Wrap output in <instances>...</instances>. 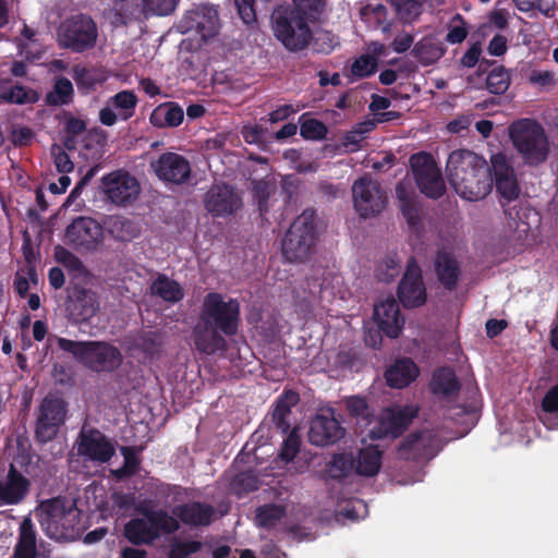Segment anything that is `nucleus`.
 Segmentation results:
<instances>
[{"label": "nucleus", "mask_w": 558, "mask_h": 558, "mask_svg": "<svg viewBox=\"0 0 558 558\" xmlns=\"http://www.w3.org/2000/svg\"><path fill=\"white\" fill-rule=\"evenodd\" d=\"M150 168L160 181L175 185L187 182L192 172L190 161L172 151L162 153L156 160H151Z\"/></svg>", "instance_id": "nucleus-18"}, {"label": "nucleus", "mask_w": 558, "mask_h": 558, "mask_svg": "<svg viewBox=\"0 0 558 558\" xmlns=\"http://www.w3.org/2000/svg\"><path fill=\"white\" fill-rule=\"evenodd\" d=\"M98 27L92 16L77 13L66 17L58 28V44L74 53H83L95 47Z\"/></svg>", "instance_id": "nucleus-8"}, {"label": "nucleus", "mask_w": 558, "mask_h": 558, "mask_svg": "<svg viewBox=\"0 0 558 558\" xmlns=\"http://www.w3.org/2000/svg\"><path fill=\"white\" fill-rule=\"evenodd\" d=\"M301 445V436L299 435L298 428L294 427L288 433L287 437L282 441L278 452V458L284 463L292 462L300 452Z\"/></svg>", "instance_id": "nucleus-49"}, {"label": "nucleus", "mask_w": 558, "mask_h": 558, "mask_svg": "<svg viewBox=\"0 0 558 558\" xmlns=\"http://www.w3.org/2000/svg\"><path fill=\"white\" fill-rule=\"evenodd\" d=\"M299 402V395L294 391H284L275 402L274 409L270 413V421L276 429L282 434H288L291 430L290 422L288 421L291 409Z\"/></svg>", "instance_id": "nucleus-34"}, {"label": "nucleus", "mask_w": 558, "mask_h": 558, "mask_svg": "<svg viewBox=\"0 0 558 558\" xmlns=\"http://www.w3.org/2000/svg\"><path fill=\"white\" fill-rule=\"evenodd\" d=\"M203 548V543L196 539H181L173 537L169 544L168 558H187L198 553Z\"/></svg>", "instance_id": "nucleus-48"}, {"label": "nucleus", "mask_w": 558, "mask_h": 558, "mask_svg": "<svg viewBox=\"0 0 558 558\" xmlns=\"http://www.w3.org/2000/svg\"><path fill=\"white\" fill-rule=\"evenodd\" d=\"M73 80L80 89L85 90L94 89L100 83L96 71L81 65L73 68Z\"/></svg>", "instance_id": "nucleus-57"}, {"label": "nucleus", "mask_w": 558, "mask_h": 558, "mask_svg": "<svg viewBox=\"0 0 558 558\" xmlns=\"http://www.w3.org/2000/svg\"><path fill=\"white\" fill-rule=\"evenodd\" d=\"M233 490L241 496L242 494L252 493L258 489L259 480L253 471H244L239 473L232 481Z\"/></svg>", "instance_id": "nucleus-54"}, {"label": "nucleus", "mask_w": 558, "mask_h": 558, "mask_svg": "<svg viewBox=\"0 0 558 558\" xmlns=\"http://www.w3.org/2000/svg\"><path fill=\"white\" fill-rule=\"evenodd\" d=\"M345 403L347 410L351 416L355 417L356 420H361L366 424L369 423L373 413L365 398L353 396L350 397Z\"/></svg>", "instance_id": "nucleus-56"}, {"label": "nucleus", "mask_w": 558, "mask_h": 558, "mask_svg": "<svg viewBox=\"0 0 558 558\" xmlns=\"http://www.w3.org/2000/svg\"><path fill=\"white\" fill-rule=\"evenodd\" d=\"M452 22H459L460 24L450 25L446 40L451 45L461 44L469 34L468 27L461 14H456Z\"/></svg>", "instance_id": "nucleus-61"}, {"label": "nucleus", "mask_w": 558, "mask_h": 558, "mask_svg": "<svg viewBox=\"0 0 558 558\" xmlns=\"http://www.w3.org/2000/svg\"><path fill=\"white\" fill-rule=\"evenodd\" d=\"M37 531L29 517L23 518L12 558H37Z\"/></svg>", "instance_id": "nucleus-31"}, {"label": "nucleus", "mask_w": 558, "mask_h": 558, "mask_svg": "<svg viewBox=\"0 0 558 558\" xmlns=\"http://www.w3.org/2000/svg\"><path fill=\"white\" fill-rule=\"evenodd\" d=\"M420 375V368L410 357L397 360L385 373L387 385L402 389L412 384Z\"/></svg>", "instance_id": "nucleus-29"}, {"label": "nucleus", "mask_w": 558, "mask_h": 558, "mask_svg": "<svg viewBox=\"0 0 558 558\" xmlns=\"http://www.w3.org/2000/svg\"><path fill=\"white\" fill-rule=\"evenodd\" d=\"M138 511L143 518L130 520L124 527V535L133 545H151L161 535H171L180 530L177 517L165 509L141 504Z\"/></svg>", "instance_id": "nucleus-4"}, {"label": "nucleus", "mask_w": 558, "mask_h": 558, "mask_svg": "<svg viewBox=\"0 0 558 558\" xmlns=\"http://www.w3.org/2000/svg\"><path fill=\"white\" fill-rule=\"evenodd\" d=\"M316 213L312 208L304 209L286 232L281 241V253L289 262H305L317 240Z\"/></svg>", "instance_id": "nucleus-7"}, {"label": "nucleus", "mask_w": 558, "mask_h": 558, "mask_svg": "<svg viewBox=\"0 0 558 558\" xmlns=\"http://www.w3.org/2000/svg\"><path fill=\"white\" fill-rule=\"evenodd\" d=\"M434 265L435 274L441 286L448 291H453L461 276L457 259L446 251H438Z\"/></svg>", "instance_id": "nucleus-30"}, {"label": "nucleus", "mask_w": 558, "mask_h": 558, "mask_svg": "<svg viewBox=\"0 0 558 558\" xmlns=\"http://www.w3.org/2000/svg\"><path fill=\"white\" fill-rule=\"evenodd\" d=\"M39 100L38 93L29 87H26L21 84H15L11 86L9 104L16 105H33Z\"/></svg>", "instance_id": "nucleus-58"}, {"label": "nucleus", "mask_w": 558, "mask_h": 558, "mask_svg": "<svg viewBox=\"0 0 558 558\" xmlns=\"http://www.w3.org/2000/svg\"><path fill=\"white\" fill-rule=\"evenodd\" d=\"M300 134L305 140L319 141L326 137L328 129L319 120L310 118L308 113L300 117Z\"/></svg>", "instance_id": "nucleus-47"}, {"label": "nucleus", "mask_w": 558, "mask_h": 558, "mask_svg": "<svg viewBox=\"0 0 558 558\" xmlns=\"http://www.w3.org/2000/svg\"><path fill=\"white\" fill-rule=\"evenodd\" d=\"M381 451L378 446L369 445L362 448L355 460V472L362 476H374L381 468Z\"/></svg>", "instance_id": "nucleus-37"}, {"label": "nucleus", "mask_w": 558, "mask_h": 558, "mask_svg": "<svg viewBox=\"0 0 558 558\" xmlns=\"http://www.w3.org/2000/svg\"><path fill=\"white\" fill-rule=\"evenodd\" d=\"M56 259L71 271L81 272L84 269L83 262L72 252L63 246H57L54 250Z\"/></svg>", "instance_id": "nucleus-60"}, {"label": "nucleus", "mask_w": 558, "mask_h": 558, "mask_svg": "<svg viewBox=\"0 0 558 558\" xmlns=\"http://www.w3.org/2000/svg\"><path fill=\"white\" fill-rule=\"evenodd\" d=\"M361 20L369 28H380L383 34L391 33L392 22L388 19V10L381 3H367L360 9Z\"/></svg>", "instance_id": "nucleus-36"}, {"label": "nucleus", "mask_w": 558, "mask_h": 558, "mask_svg": "<svg viewBox=\"0 0 558 558\" xmlns=\"http://www.w3.org/2000/svg\"><path fill=\"white\" fill-rule=\"evenodd\" d=\"M355 465V460L351 453H335L331 460L326 464L327 475L336 481L348 477Z\"/></svg>", "instance_id": "nucleus-42"}, {"label": "nucleus", "mask_w": 558, "mask_h": 558, "mask_svg": "<svg viewBox=\"0 0 558 558\" xmlns=\"http://www.w3.org/2000/svg\"><path fill=\"white\" fill-rule=\"evenodd\" d=\"M255 2L256 0H234L238 14L244 24L256 22Z\"/></svg>", "instance_id": "nucleus-63"}, {"label": "nucleus", "mask_w": 558, "mask_h": 558, "mask_svg": "<svg viewBox=\"0 0 558 558\" xmlns=\"http://www.w3.org/2000/svg\"><path fill=\"white\" fill-rule=\"evenodd\" d=\"M137 101L135 93L125 89L110 97L109 105L113 109L120 110V118L125 121L134 116Z\"/></svg>", "instance_id": "nucleus-45"}, {"label": "nucleus", "mask_w": 558, "mask_h": 558, "mask_svg": "<svg viewBox=\"0 0 558 558\" xmlns=\"http://www.w3.org/2000/svg\"><path fill=\"white\" fill-rule=\"evenodd\" d=\"M508 135L513 148L529 167L544 163L550 153V144L543 125L534 119L522 118L511 122Z\"/></svg>", "instance_id": "nucleus-3"}, {"label": "nucleus", "mask_w": 558, "mask_h": 558, "mask_svg": "<svg viewBox=\"0 0 558 558\" xmlns=\"http://www.w3.org/2000/svg\"><path fill=\"white\" fill-rule=\"evenodd\" d=\"M31 490V481L10 463L8 473L0 481V506L22 504Z\"/></svg>", "instance_id": "nucleus-24"}, {"label": "nucleus", "mask_w": 558, "mask_h": 558, "mask_svg": "<svg viewBox=\"0 0 558 558\" xmlns=\"http://www.w3.org/2000/svg\"><path fill=\"white\" fill-rule=\"evenodd\" d=\"M413 415L405 410L386 409L379 421L378 426L372 430L375 438H398L408 428Z\"/></svg>", "instance_id": "nucleus-27"}, {"label": "nucleus", "mask_w": 558, "mask_h": 558, "mask_svg": "<svg viewBox=\"0 0 558 558\" xmlns=\"http://www.w3.org/2000/svg\"><path fill=\"white\" fill-rule=\"evenodd\" d=\"M150 290L154 295L170 303L180 302L184 298V292L180 283L163 274H159L153 281Z\"/></svg>", "instance_id": "nucleus-38"}, {"label": "nucleus", "mask_w": 558, "mask_h": 558, "mask_svg": "<svg viewBox=\"0 0 558 558\" xmlns=\"http://www.w3.org/2000/svg\"><path fill=\"white\" fill-rule=\"evenodd\" d=\"M98 308V298L93 290L78 284L68 288L65 310L70 319L75 324L89 320Z\"/></svg>", "instance_id": "nucleus-19"}, {"label": "nucleus", "mask_w": 558, "mask_h": 558, "mask_svg": "<svg viewBox=\"0 0 558 558\" xmlns=\"http://www.w3.org/2000/svg\"><path fill=\"white\" fill-rule=\"evenodd\" d=\"M412 54L421 63L432 64L445 54V49L435 38L424 37L414 44Z\"/></svg>", "instance_id": "nucleus-39"}, {"label": "nucleus", "mask_w": 558, "mask_h": 558, "mask_svg": "<svg viewBox=\"0 0 558 558\" xmlns=\"http://www.w3.org/2000/svg\"><path fill=\"white\" fill-rule=\"evenodd\" d=\"M57 345L60 350L72 354L78 363L96 373H111L123 361L120 350L104 341H75L59 337Z\"/></svg>", "instance_id": "nucleus-5"}, {"label": "nucleus", "mask_w": 558, "mask_h": 558, "mask_svg": "<svg viewBox=\"0 0 558 558\" xmlns=\"http://www.w3.org/2000/svg\"><path fill=\"white\" fill-rule=\"evenodd\" d=\"M299 402V395L294 391H284L275 402L274 409L270 413V421L276 429L282 434H288L291 430L290 422L288 421L291 409Z\"/></svg>", "instance_id": "nucleus-35"}, {"label": "nucleus", "mask_w": 558, "mask_h": 558, "mask_svg": "<svg viewBox=\"0 0 558 558\" xmlns=\"http://www.w3.org/2000/svg\"><path fill=\"white\" fill-rule=\"evenodd\" d=\"M542 409L547 413H558V385L548 389L542 400Z\"/></svg>", "instance_id": "nucleus-64"}, {"label": "nucleus", "mask_w": 558, "mask_h": 558, "mask_svg": "<svg viewBox=\"0 0 558 558\" xmlns=\"http://www.w3.org/2000/svg\"><path fill=\"white\" fill-rule=\"evenodd\" d=\"M121 454L124 458V463L119 470H117V476L129 477L136 474L141 465L137 449L135 447L124 446L121 447Z\"/></svg>", "instance_id": "nucleus-50"}, {"label": "nucleus", "mask_w": 558, "mask_h": 558, "mask_svg": "<svg viewBox=\"0 0 558 558\" xmlns=\"http://www.w3.org/2000/svg\"><path fill=\"white\" fill-rule=\"evenodd\" d=\"M286 515V509L276 504L260 506L256 510L257 524L265 529L275 527Z\"/></svg>", "instance_id": "nucleus-46"}, {"label": "nucleus", "mask_w": 558, "mask_h": 558, "mask_svg": "<svg viewBox=\"0 0 558 558\" xmlns=\"http://www.w3.org/2000/svg\"><path fill=\"white\" fill-rule=\"evenodd\" d=\"M116 22L125 25L129 20L141 16L169 15L178 5V0H111Z\"/></svg>", "instance_id": "nucleus-15"}, {"label": "nucleus", "mask_w": 558, "mask_h": 558, "mask_svg": "<svg viewBox=\"0 0 558 558\" xmlns=\"http://www.w3.org/2000/svg\"><path fill=\"white\" fill-rule=\"evenodd\" d=\"M510 83V73L504 65H496L487 73L486 88L490 94L504 95L508 90Z\"/></svg>", "instance_id": "nucleus-44"}, {"label": "nucleus", "mask_w": 558, "mask_h": 558, "mask_svg": "<svg viewBox=\"0 0 558 558\" xmlns=\"http://www.w3.org/2000/svg\"><path fill=\"white\" fill-rule=\"evenodd\" d=\"M64 240L76 252H94L102 243L104 230L96 219L81 216L66 227Z\"/></svg>", "instance_id": "nucleus-13"}, {"label": "nucleus", "mask_w": 558, "mask_h": 558, "mask_svg": "<svg viewBox=\"0 0 558 558\" xmlns=\"http://www.w3.org/2000/svg\"><path fill=\"white\" fill-rule=\"evenodd\" d=\"M410 167L415 183L422 194L438 199L446 192L441 170L429 153L421 151L410 157Z\"/></svg>", "instance_id": "nucleus-10"}, {"label": "nucleus", "mask_w": 558, "mask_h": 558, "mask_svg": "<svg viewBox=\"0 0 558 558\" xmlns=\"http://www.w3.org/2000/svg\"><path fill=\"white\" fill-rule=\"evenodd\" d=\"M241 325L240 303L236 299L226 300L221 293L205 295L196 325L192 330L195 349L214 355L228 349L226 337H233Z\"/></svg>", "instance_id": "nucleus-1"}, {"label": "nucleus", "mask_w": 558, "mask_h": 558, "mask_svg": "<svg viewBox=\"0 0 558 558\" xmlns=\"http://www.w3.org/2000/svg\"><path fill=\"white\" fill-rule=\"evenodd\" d=\"M404 22H411L421 13V0H387Z\"/></svg>", "instance_id": "nucleus-53"}, {"label": "nucleus", "mask_w": 558, "mask_h": 558, "mask_svg": "<svg viewBox=\"0 0 558 558\" xmlns=\"http://www.w3.org/2000/svg\"><path fill=\"white\" fill-rule=\"evenodd\" d=\"M99 189L107 201L122 207L132 205L141 192L137 179L122 169L105 174Z\"/></svg>", "instance_id": "nucleus-12"}, {"label": "nucleus", "mask_w": 558, "mask_h": 558, "mask_svg": "<svg viewBox=\"0 0 558 558\" xmlns=\"http://www.w3.org/2000/svg\"><path fill=\"white\" fill-rule=\"evenodd\" d=\"M374 319L378 328L389 338H398L404 325L397 300L390 295L374 307Z\"/></svg>", "instance_id": "nucleus-26"}, {"label": "nucleus", "mask_w": 558, "mask_h": 558, "mask_svg": "<svg viewBox=\"0 0 558 558\" xmlns=\"http://www.w3.org/2000/svg\"><path fill=\"white\" fill-rule=\"evenodd\" d=\"M492 189L495 186L498 197L517 201L521 194L518 175L511 159L502 151L492 154L488 163Z\"/></svg>", "instance_id": "nucleus-11"}, {"label": "nucleus", "mask_w": 558, "mask_h": 558, "mask_svg": "<svg viewBox=\"0 0 558 558\" xmlns=\"http://www.w3.org/2000/svg\"><path fill=\"white\" fill-rule=\"evenodd\" d=\"M66 402L59 397L46 396L37 411L34 437L36 442L45 445L52 441L65 422Z\"/></svg>", "instance_id": "nucleus-9"}, {"label": "nucleus", "mask_w": 558, "mask_h": 558, "mask_svg": "<svg viewBox=\"0 0 558 558\" xmlns=\"http://www.w3.org/2000/svg\"><path fill=\"white\" fill-rule=\"evenodd\" d=\"M400 266L393 257H387L379 265L377 277L380 281L390 282L399 275Z\"/></svg>", "instance_id": "nucleus-62"}, {"label": "nucleus", "mask_w": 558, "mask_h": 558, "mask_svg": "<svg viewBox=\"0 0 558 558\" xmlns=\"http://www.w3.org/2000/svg\"><path fill=\"white\" fill-rule=\"evenodd\" d=\"M396 193L401 204L400 209L402 216L405 219L409 228L413 232H418L422 229L423 223L420 217V210L415 202L407 194L404 187L401 184L397 185Z\"/></svg>", "instance_id": "nucleus-40"}, {"label": "nucleus", "mask_w": 558, "mask_h": 558, "mask_svg": "<svg viewBox=\"0 0 558 558\" xmlns=\"http://www.w3.org/2000/svg\"><path fill=\"white\" fill-rule=\"evenodd\" d=\"M325 0H292V10H298L299 14L314 22L324 11Z\"/></svg>", "instance_id": "nucleus-52"}, {"label": "nucleus", "mask_w": 558, "mask_h": 558, "mask_svg": "<svg viewBox=\"0 0 558 558\" xmlns=\"http://www.w3.org/2000/svg\"><path fill=\"white\" fill-rule=\"evenodd\" d=\"M181 27L183 32L198 33L203 39L213 38L219 31L218 11L209 5L192 9L183 16Z\"/></svg>", "instance_id": "nucleus-22"}, {"label": "nucleus", "mask_w": 558, "mask_h": 558, "mask_svg": "<svg viewBox=\"0 0 558 558\" xmlns=\"http://www.w3.org/2000/svg\"><path fill=\"white\" fill-rule=\"evenodd\" d=\"M436 452V439L428 430L411 433L398 446V456L403 460L428 461Z\"/></svg>", "instance_id": "nucleus-23"}, {"label": "nucleus", "mask_w": 558, "mask_h": 558, "mask_svg": "<svg viewBox=\"0 0 558 558\" xmlns=\"http://www.w3.org/2000/svg\"><path fill=\"white\" fill-rule=\"evenodd\" d=\"M272 189L270 184L264 180L252 182L253 198L257 202V207L260 217L268 213V201L271 195Z\"/></svg>", "instance_id": "nucleus-55"}, {"label": "nucleus", "mask_w": 558, "mask_h": 558, "mask_svg": "<svg viewBox=\"0 0 558 558\" xmlns=\"http://www.w3.org/2000/svg\"><path fill=\"white\" fill-rule=\"evenodd\" d=\"M204 204L214 217H226L235 214L242 207V199L229 184H214L207 191Z\"/></svg>", "instance_id": "nucleus-21"}, {"label": "nucleus", "mask_w": 558, "mask_h": 558, "mask_svg": "<svg viewBox=\"0 0 558 558\" xmlns=\"http://www.w3.org/2000/svg\"><path fill=\"white\" fill-rule=\"evenodd\" d=\"M352 196L356 213L364 219L377 216L387 204V195L380 184L367 175L353 183Z\"/></svg>", "instance_id": "nucleus-14"}, {"label": "nucleus", "mask_w": 558, "mask_h": 558, "mask_svg": "<svg viewBox=\"0 0 558 558\" xmlns=\"http://www.w3.org/2000/svg\"><path fill=\"white\" fill-rule=\"evenodd\" d=\"M429 388L433 395L442 399H450L458 395L461 385L454 371L450 367L442 366L434 371Z\"/></svg>", "instance_id": "nucleus-32"}, {"label": "nucleus", "mask_w": 558, "mask_h": 558, "mask_svg": "<svg viewBox=\"0 0 558 558\" xmlns=\"http://www.w3.org/2000/svg\"><path fill=\"white\" fill-rule=\"evenodd\" d=\"M109 232L116 240L129 242L141 233V228L133 220L122 216H117L110 219Z\"/></svg>", "instance_id": "nucleus-43"}, {"label": "nucleus", "mask_w": 558, "mask_h": 558, "mask_svg": "<svg viewBox=\"0 0 558 558\" xmlns=\"http://www.w3.org/2000/svg\"><path fill=\"white\" fill-rule=\"evenodd\" d=\"M138 347L146 355L154 356L159 353L161 342L157 331H142L138 336Z\"/></svg>", "instance_id": "nucleus-59"}, {"label": "nucleus", "mask_w": 558, "mask_h": 558, "mask_svg": "<svg viewBox=\"0 0 558 558\" xmlns=\"http://www.w3.org/2000/svg\"><path fill=\"white\" fill-rule=\"evenodd\" d=\"M172 513L179 523L182 522L190 526H208L214 521L215 508L209 504L191 501L175 506Z\"/></svg>", "instance_id": "nucleus-28"}, {"label": "nucleus", "mask_w": 558, "mask_h": 558, "mask_svg": "<svg viewBox=\"0 0 558 558\" xmlns=\"http://www.w3.org/2000/svg\"><path fill=\"white\" fill-rule=\"evenodd\" d=\"M184 119L182 107L174 101L158 105L149 116L151 125L158 129L177 128Z\"/></svg>", "instance_id": "nucleus-33"}, {"label": "nucleus", "mask_w": 558, "mask_h": 558, "mask_svg": "<svg viewBox=\"0 0 558 558\" xmlns=\"http://www.w3.org/2000/svg\"><path fill=\"white\" fill-rule=\"evenodd\" d=\"M397 293L399 301L405 308L420 307L426 302L427 295L422 270L414 257L408 260Z\"/></svg>", "instance_id": "nucleus-16"}, {"label": "nucleus", "mask_w": 558, "mask_h": 558, "mask_svg": "<svg viewBox=\"0 0 558 558\" xmlns=\"http://www.w3.org/2000/svg\"><path fill=\"white\" fill-rule=\"evenodd\" d=\"M47 524L49 535L56 539H74L80 534L78 513L74 509L56 507L53 501L47 505Z\"/></svg>", "instance_id": "nucleus-20"}, {"label": "nucleus", "mask_w": 558, "mask_h": 558, "mask_svg": "<svg viewBox=\"0 0 558 558\" xmlns=\"http://www.w3.org/2000/svg\"><path fill=\"white\" fill-rule=\"evenodd\" d=\"M345 428L333 416L316 415L310 426L308 440L318 447L331 446L342 439Z\"/></svg>", "instance_id": "nucleus-25"}, {"label": "nucleus", "mask_w": 558, "mask_h": 558, "mask_svg": "<svg viewBox=\"0 0 558 558\" xmlns=\"http://www.w3.org/2000/svg\"><path fill=\"white\" fill-rule=\"evenodd\" d=\"M73 96L74 89L72 82L64 76H59L54 80L52 89L47 93L45 102L48 106L60 107L71 104Z\"/></svg>", "instance_id": "nucleus-41"}, {"label": "nucleus", "mask_w": 558, "mask_h": 558, "mask_svg": "<svg viewBox=\"0 0 558 558\" xmlns=\"http://www.w3.org/2000/svg\"><path fill=\"white\" fill-rule=\"evenodd\" d=\"M378 69V61L375 57L365 53L357 57L351 64V74L359 78L369 77L376 73Z\"/></svg>", "instance_id": "nucleus-51"}, {"label": "nucleus", "mask_w": 558, "mask_h": 558, "mask_svg": "<svg viewBox=\"0 0 558 558\" xmlns=\"http://www.w3.org/2000/svg\"><path fill=\"white\" fill-rule=\"evenodd\" d=\"M116 449L110 439L97 428H83L77 438V454L87 461L107 463Z\"/></svg>", "instance_id": "nucleus-17"}, {"label": "nucleus", "mask_w": 558, "mask_h": 558, "mask_svg": "<svg viewBox=\"0 0 558 558\" xmlns=\"http://www.w3.org/2000/svg\"><path fill=\"white\" fill-rule=\"evenodd\" d=\"M274 36L290 52H299L308 47L313 39L310 20L299 14L292 7L279 5L271 13Z\"/></svg>", "instance_id": "nucleus-6"}, {"label": "nucleus", "mask_w": 558, "mask_h": 558, "mask_svg": "<svg viewBox=\"0 0 558 558\" xmlns=\"http://www.w3.org/2000/svg\"><path fill=\"white\" fill-rule=\"evenodd\" d=\"M450 185L462 198L476 202L492 192L488 162L469 149L453 150L446 165Z\"/></svg>", "instance_id": "nucleus-2"}]
</instances>
